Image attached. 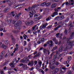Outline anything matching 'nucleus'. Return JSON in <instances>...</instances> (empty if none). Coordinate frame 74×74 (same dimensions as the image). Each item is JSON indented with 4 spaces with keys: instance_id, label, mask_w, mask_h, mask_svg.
Masks as SVG:
<instances>
[{
    "instance_id": "obj_1",
    "label": "nucleus",
    "mask_w": 74,
    "mask_h": 74,
    "mask_svg": "<svg viewBox=\"0 0 74 74\" xmlns=\"http://www.w3.org/2000/svg\"><path fill=\"white\" fill-rule=\"evenodd\" d=\"M59 64V62H56L54 60H50V62L49 64V67L51 70H54L52 72L53 74H56L59 71V68H55L56 66H58Z\"/></svg>"
},
{
    "instance_id": "obj_2",
    "label": "nucleus",
    "mask_w": 74,
    "mask_h": 74,
    "mask_svg": "<svg viewBox=\"0 0 74 74\" xmlns=\"http://www.w3.org/2000/svg\"><path fill=\"white\" fill-rule=\"evenodd\" d=\"M70 39H68V38H66L64 40L65 43H66V46L65 49H70L71 48L72 46L74 45L73 44V41H69Z\"/></svg>"
},
{
    "instance_id": "obj_3",
    "label": "nucleus",
    "mask_w": 74,
    "mask_h": 74,
    "mask_svg": "<svg viewBox=\"0 0 74 74\" xmlns=\"http://www.w3.org/2000/svg\"><path fill=\"white\" fill-rule=\"evenodd\" d=\"M13 24H14V26L15 27H17L18 26V24L19 25H21L22 22L21 20L18 21L16 20L15 19L13 20L12 21Z\"/></svg>"
},
{
    "instance_id": "obj_4",
    "label": "nucleus",
    "mask_w": 74,
    "mask_h": 74,
    "mask_svg": "<svg viewBox=\"0 0 74 74\" xmlns=\"http://www.w3.org/2000/svg\"><path fill=\"white\" fill-rule=\"evenodd\" d=\"M33 24V22L32 20H29L25 22V24L27 26H32Z\"/></svg>"
},
{
    "instance_id": "obj_5",
    "label": "nucleus",
    "mask_w": 74,
    "mask_h": 74,
    "mask_svg": "<svg viewBox=\"0 0 74 74\" xmlns=\"http://www.w3.org/2000/svg\"><path fill=\"white\" fill-rule=\"evenodd\" d=\"M23 7V5H14L13 6V7L14 8L16 9H18V8H21Z\"/></svg>"
},
{
    "instance_id": "obj_6",
    "label": "nucleus",
    "mask_w": 74,
    "mask_h": 74,
    "mask_svg": "<svg viewBox=\"0 0 74 74\" xmlns=\"http://www.w3.org/2000/svg\"><path fill=\"white\" fill-rule=\"evenodd\" d=\"M48 25V23H46L44 24L41 25L40 27V29L41 30H43L44 28H45Z\"/></svg>"
},
{
    "instance_id": "obj_7",
    "label": "nucleus",
    "mask_w": 74,
    "mask_h": 74,
    "mask_svg": "<svg viewBox=\"0 0 74 74\" xmlns=\"http://www.w3.org/2000/svg\"><path fill=\"white\" fill-rule=\"evenodd\" d=\"M50 46H52L53 45V42L52 40L50 41L49 42H48L47 43V44H44V47H47V45L50 44Z\"/></svg>"
},
{
    "instance_id": "obj_8",
    "label": "nucleus",
    "mask_w": 74,
    "mask_h": 74,
    "mask_svg": "<svg viewBox=\"0 0 74 74\" xmlns=\"http://www.w3.org/2000/svg\"><path fill=\"white\" fill-rule=\"evenodd\" d=\"M21 62L23 63H27L29 62V59L26 58L25 60H22L21 61Z\"/></svg>"
},
{
    "instance_id": "obj_9",
    "label": "nucleus",
    "mask_w": 74,
    "mask_h": 74,
    "mask_svg": "<svg viewBox=\"0 0 74 74\" xmlns=\"http://www.w3.org/2000/svg\"><path fill=\"white\" fill-rule=\"evenodd\" d=\"M43 53H44V54H46V55H47V53H48V55H49L50 52L49 51V50L44 49L43 50Z\"/></svg>"
},
{
    "instance_id": "obj_10",
    "label": "nucleus",
    "mask_w": 74,
    "mask_h": 74,
    "mask_svg": "<svg viewBox=\"0 0 74 74\" xmlns=\"http://www.w3.org/2000/svg\"><path fill=\"white\" fill-rule=\"evenodd\" d=\"M19 60H20V58H18L17 60H16V59L15 58V60H13L12 63H13V64H16V63H18Z\"/></svg>"
},
{
    "instance_id": "obj_11",
    "label": "nucleus",
    "mask_w": 74,
    "mask_h": 74,
    "mask_svg": "<svg viewBox=\"0 0 74 74\" xmlns=\"http://www.w3.org/2000/svg\"><path fill=\"white\" fill-rule=\"evenodd\" d=\"M8 11H10V8H6L3 11V12L4 13H6V12H8Z\"/></svg>"
},
{
    "instance_id": "obj_12",
    "label": "nucleus",
    "mask_w": 74,
    "mask_h": 74,
    "mask_svg": "<svg viewBox=\"0 0 74 74\" xmlns=\"http://www.w3.org/2000/svg\"><path fill=\"white\" fill-rule=\"evenodd\" d=\"M70 27L69 28V29H70V30H72V29H73V25H72V23H70L69 24V25H68V27Z\"/></svg>"
},
{
    "instance_id": "obj_13",
    "label": "nucleus",
    "mask_w": 74,
    "mask_h": 74,
    "mask_svg": "<svg viewBox=\"0 0 74 74\" xmlns=\"http://www.w3.org/2000/svg\"><path fill=\"white\" fill-rule=\"evenodd\" d=\"M74 36V32H72L71 34H70V37L69 38H68V39H69V41L70 40V39H71V38H73Z\"/></svg>"
},
{
    "instance_id": "obj_14",
    "label": "nucleus",
    "mask_w": 74,
    "mask_h": 74,
    "mask_svg": "<svg viewBox=\"0 0 74 74\" xmlns=\"http://www.w3.org/2000/svg\"><path fill=\"white\" fill-rule=\"evenodd\" d=\"M69 5H74V3H73V0H71L69 2Z\"/></svg>"
},
{
    "instance_id": "obj_15",
    "label": "nucleus",
    "mask_w": 74,
    "mask_h": 74,
    "mask_svg": "<svg viewBox=\"0 0 74 74\" xmlns=\"http://www.w3.org/2000/svg\"><path fill=\"white\" fill-rule=\"evenodd\" d=\"M38 63V67H40L41 66V65L42 64V62H41V61L39 60Z\"/></svg>"
},
{
    "instance_id": "obj_16",
    "label": "nucleus",
    "mask_w": 74,
    "mask_h": 74,
    "mask_svg": "<svg viewBox=\"0 0 74 74\" xmlns=\"http://www.w3.org/2000/svg\"><path fill=\"white\" fill-rule=\"evenodd\" d=\"M1 47L2 48H3V49H6L7 48V46H5L4 45V44H2L1 46Z\"/></svg>"
},
{
    "instance_id": "obj_17",
    "label": "nucleus",
    "mask_w": 74,
    "mask_h": 74,
    "mask_svg": "<svg viewBox=\"0 0 74 74\" xmlns=\"http://www.w3.org/2000/svg\"><path fill=\"white\" fill-rule=\"evenodd\" d=\"M51 5V2H48L47 3H46V7H49L50 5Z\"/></svg>"
},
{
    "instance_id": "obj_18",
    "label": "nucleus",
    "mask_w": 74,
    "mask_h": 74,
    "mask_svg": "<svg viewBox=\"0 0 74 74\" xmlns=\"http://www.w3.org/2000/svg\"><path fill=\"white\" fill-rule=\"evenodd\" d=\"M39 41H40V42L42 43L43 42H44V41H45V39L43 38H39Z\"/></svg>"
},
{
    "instance_id": "obj_19",
    "label": "nucleus",
    "mask_w": 74,
    "mask_h": 74,
    "mask_svg": "<svg viewBox=\"0 0 74 74\" xmlns=\"http://www.w3.org/2000/svg\"><path fill=\"white\" fill-rule=\"evenodd\" d=\"M57 5L56 3H54L52 4L51 5V8H55Z\"/></svg>"
},
{
    "instance_id": "obj_20",
    "label": "nucleus",
    "mask_w": 74,
    "mask_h": 74,
    "mask_svg": "<svg viewBox=\"0 0 74 74\" xmlns=\"http://www.w3.org/2000/svg\"><path fill=\"white\" fill-rule=\"evenodd\" d=\"M39 6V5H34L31 7V9H32L33 8H36V7H38Z\"/></svg>"
},
{
    "instance_id": "obj_21",
    "label": "nucleus",
    "mask_w": 74,
    "mask_h": 74,
    "mask_svg": "<svg viewBox=\"0 0 74 74\" xmlns=\"http://www.w3.org/2000/svg\"><path fill=\"white\" fill-rule=\"evenodd\" d=\"M63 51V47L62 46L59 49L58 51L59 52H61Z\"/></svg>"
},
{
    "instance_id": "obj_22",
    "label": "nucleus",
    "mask_w": 74,
    "mask_h": 74,
    "mask_svg": "<svg viewBox=\"0 0 74 74\" xmlns=\"http://www.w3.org/2000/svg\"><path fill=\"white\" fill-rule=\"evenodd\" d=\"M46 2H44V3H41L40 4V5H41V6H42V7L45 6H45H46Z\"/></svg>"
},
{
    "instance_id": "obj_23",
    "label": "nucleus",
    "mask_w": 74,
    "mask_h": 74,
    "mask_svg": "<svg viewBox=\"0 0 74 74\" xmlns=\"http://www.w3.org/2000/svg\"><path fill=\"white\" fill-rule=\"evenodd\" d=\"M55 19V20H58V21H60V16H58L56 17Z\"/></svg>"
},
{
    "instance_id": "obj_24",
    "label": "nucleus",
    "mask_w": 74,
    "mask_h": 74,
    "mask_svg": "<svg viewBox=\"0 0 74 74\" xmlns=\"http://www.w3.org/2000/svg\"><path fill=\"white\" fill-rule=\"evenodd\" d=\"M29 15L30 18H32V17L33 16V14H32V12H29Z\"/></svg>"
},
{
    "instance_id": "obj_25",
    "label": "nucleus",
    "mask_w": 74,
    "mask_h": 74,
    "mask_svg": "<svg viewBox=\"0 0 74 74\" xmlns=\"http://www.w3.org/2000/svg\"><path fill=\"white\" fill-rule=\"evenodd\" d=\"M9 65L11 67H14V64L13 63H11Z\"/></svg>"
},
{
    "instance_id": "obj_26",
    "label": "nucleus",
    "mask_w": 74,
    "mask_h": 74,
    "mask_svg": "<svg viewBox=\"0 0 74 74\" xmlns=\"http://www.w3.org/2000/svg\"><path fill=\"white\" fill-rule=\"evenodd\" d=\"M37 17L39 18V19H40L42 17V15H41L40 14H38L37 15Z\"/></svg>"
},
{
    "instance_id": "obj_27",
    "label": "nucleus",
    "mask_w": 74,
    "mask_h": 74,
    "mask_svg": "<svg viewBox=\"0 0 74 74\" xmlns=\"http://www.w3.org/2000/svg\"><path fill=\"white\" fill-rule=\"evenodd\" d=\"M5 44L7 45L9 43V41H8V40H6L5 41Z\"/></svg>"
},
{
    "instance_id": "obj_28",
    "label": "nucleus",
    "mask_w": 74,
    "mask_h": 74,
    "mask_svg": "<svg viewBox=\"0 0 74 74\" xmlns=\"http://www.w3.org/2000/svg\"><path fill=\"white\" fill-rule=\"evenodd\" d=\"M15 19H16V20H18V19H19V16L16 15L15 16Z\"/></svg>"
},
{
    "instance_id": "obj_29",
    "label": "nucleus",
    "mask_w": 74,
    "mask_h": 74,
    "mask_svg": "<svg viewBox=\"0 0 74 74\" xmlns=\"http://www.w3.org/2000/svg\"><path fill=\"white\" fill-rule=\"evenodd\" d=\"M60 21H61V20H62V19H63L64 18V17L63 16H60Z\"/></svg>"
},
{
    "instance_id": "obj_30",
    "label": "nucleus",
    "mask_w": 74,
    "mask_h": 74,
    "mask_svg": "<svg viewBox=\"0 0 74 74\" xmlns=\"http://www.w3.org/2000/svg\"><path fill=\"white\" fill-rule=\"evenodd\" d=\"M52 24L51 25H49L48 27H47L46 28L47 29H51L52 28Z\"/></svg>"
},
{
    "instance_id": "obj_31",
    "label": "nucleus",
    "mask_w": 74,
    "mask_h": 74,
    "mask_svg": "<svg viewBox=\"0 0 74 74\" xmlns=\"http://www.w3.org/2000/svg\"><path fill=\"white\" fill-rule=\"evenodd\" d=\"M9 6H11L12 4H13L12 3H11V1H8V3Z\"/></svg>"
},
{
    "instance_id": "obj_32",
    "label": "nucleus",
    "mask_w": 74,
    "mask_h": 74,
    "mask_svg": "<svg viewBox=\"0 0 74 74\" xmlns=\"http://www.w3.org/2000/svg\"><path fill=\"white\" fill-rule=\"evenodd\" d=\"M39 18H38V17H35L34 18V21H38L39 20Z\"/></svg>"
},
{
    "instance_id": "obj_33",
    "label": "nucleus",
    "mask_w": 74,
    "mask_h": 74,
    "mask_svg": "<svg viewBox=\"0 0 74 74\" xmlns=\"http://www.w3.org/2000/svg\"><path fill=\"white\" fill-rule=\"evenodd\" d=\"M60 7H58L57 8V9H55L54 10V11H55L58 12L59 10H60Z\"/></svg>"
},
{
    "instance_id": "obj_34",
    "label": "nucleus",
    "mask_w": 74,
    "mask_h": 74,
    "mask_svg": "<svg viewBox=\"0 0 74 74\" xmlns=\"http://www.w3.org/2000/svg\"><path fill=\"white\" fill-rule=\"evenodd\" d=\"M18 47H15L14 48V51H13V53H15V51H18Z\"/></svg>"
},
{
    "instance_id": "obj_35",
    "label": "nucleus",
    "mask_w": 74,
    "mask_h": 74,
    "mask_svg": "<svg viewBox=\"0 0 74 74\" xmlns=\"http://www.w3.org/2000/svg\"><path fill=\"white\" fill-rule=\"evenodd\" d=\"M33 64V61H31L29 62V64H28V66H30V65H32Z\"/></svg>"
},
{
    "instance_id": "obj_36",
    "label": "nucleus",
    "mask_w": 74,
    "mask_h": 74,
    "mask_svg": "<svg viewBox=\"0 0 74 74\" xmlns=\"http://www.w3.org/2000/svg\"><path fill=\"white\" fill-rule=\"evenodd\" d=\"M12 42L14 43L15 42V40L14 38H12Z\"/></svg>"
},
{
    "instance_id": "obj_37",
    "label": "nucleus",
    "mask_w": 74,
    "mask_h": 74,
    "mask_svg": "<svg viewBox=\"0 0 74 74\" xmlns=\"http://www.w3.org/2000/svg\"><path fill=\"white\" fill-rule=\"evenodd\" d=\"M58 47L57 46H56L55 47H54L52 49V51H55V50H56V49H57Z\"/></svg>"
},
{
    "instance_id": "obj_38",
    "label": "nucleus",
    "mask_w": 74,
    "mask_h": 74,
    "mask_svg": "<svg viewBox=\"0 0 74 74\" xmlns=\"http://www.w3.org/2000/svg\"><path fill=\"white\" fill-rule=\"evenodd\" d=\"M58 12L57 11H56L53 13V15H58Z\"/></svg>"
},
{
    "instance_id": "obj_39",
    "label": "nucleus",
    "mask_w": 74,
    "mask_h": 74,
    "mask_svg": "<svg viewBox=\"0 0 74 74\" xmlns=\"http://www.w3.org/2000/svg\"><path fill=\"white\" fill-rule=\"evenodd\" d=\"M67 33H68V30L67 29H65L64 32L65 34L66 35H67Z\"/></svg>"
},
{
    "instance_id": "obj_40",
    "label": "nucleus",
    "mask_w": 74,
    "mask_h": 74,
    "mask_svg": "<svg viewBox=\"0 0 74 74\" xmlns=\"http://www.w3.org/2000/svg\"><path fill=\"white\" fill-rule=\"evenodd\" d=\"M11 15H12L13 17L15 16V14H14V11L12 12H11Z\"/></svg>"
},
{
    "instance_id": "obj_41",
    "label": "nucleus",
    "mask_w": 74,
    "mask_h": 74,
    "mask_svg": "<svg viewBox=\"0 0 74 74\" xmlns=\"http://www.w3.org/2000/svg\"><path fill=\"white\" fill-rule=\"evenodd\" d=\"M68 53V51L67 50H66L64 52L63 54L64 55H65L66 54H67Z\"/></svg>"
},
{
    "instance_id": "obj_42",
    "label": "nucleus",
    "mask_w": 74,
    "mask_h": 74,
    "mask_svg": "<svg viewBox=\"0 0 74 74\" xmlns=\"http://www.w3.org/2000/svg\"><path fill=\"white\" fill-rule=\"evenodd\" d=\"M31 11V7L29 6L27 8V12Z\"/></svg>"
},
{
    "instance_id": "obj_43",
    "label": "nucleus",
    "mask_w": 74,
    "mask_h": 74,
    "mask_svg": "<svg viewBox=\"0 0 74 74\" xmlns=\"http://www.w3.org/2000/svg\"><path fill=\"white\" fill-rule=\"evenodd\" d=\"M5 54V51H3L1 52V56H3Z\"/></svg>"
},
{
    "instance_id": "obj_44",
    "label": "nucleus",
    "mask_w": 74,
    "mask_h": 74,
    "mask_svg": "<svg viewBox=\"0 0 74 74\" xmlns=\"http://www.w3.org/2000/svg\"><path fill=\"white\" fill-rule=\"evenodd\" d=\"M62 26H64V27H66V26H67V24H65V23H63L62 24Z\"/></svg>"
},
{
    "instance_id": "obj_45",
    "label": "nucleus",
    "mask_w": 74,
    "mask_h": 74,
    "mask_svg": "<svg viewBox=\"0 0 74 74\" xmlns=\"http://www.w3.org/2000/svg\"><path fill=\"white\" fill-rule=\"evenodd\" d=\"M37 31H35L34 32H33V34H34L35 36H37Z\"/></svg>"
},
{
    "instance_id": "obj_46",
    "label": "nucleus",
    "mask_w": 74,
    "mask_h": 74,
    "mask_svg": "<svg viewBox=\"0 0 74 74\" xmlns=\"http://www.w3.org/2000/svg\"><path fill=\"white\" fill-rule=\"evenodd\" d=\"M12 22V19H10L8 21V23H11Z\"/></svg>"
},
{
    "instance_id": "obj_47",
    "label": "nucleus",
    "mask_w": 74,
    "mask_h": 74,
    "mask_svg": "<svg viewBox=\"0 0 74 74\" xmlns=\"http://www.w3.org/2000/svg\"><path fill=\"white\" fill-rule=\"evenodd\" d=\"M60 57H61V54H59V55H58L57 58L60 59Z\"/></svg>"
},
{
    "instance_id": "obj_48",
    "label": "nucleus",
    "mask_w": 74,
    "mask_h": 74,
    "mask_svg": "<svg viewBox=\"0 0 74 74\" xmlns=\"http://www.w3.org/2000/svg\"><path fill=\"white\" fill-rule=\"evenodd\" d=\"M69 61H65L64 62V64H68V63H69Z\"/></svg>"
},
{
    "instance_id": "obj_49",
    "label": "nucleus",
    "mask_w": 74,
    "mask_h": 74,
    "mask_svg": "<svg viewBox=\"0 0 74 74\" xmlns=\"http://www.w3.org/2000/svg\"><path fill=\"white\" fill-rule=\"evenodd\" d=\"M13 33H15V34H16L18 33V31L16 30H14L13 31Z\"/></svg>"
},
{
    "instance_id": "obj_50",
    "label": "nucleus",
    "mask_w": 74,
    "mask_h": 74,
    "mask_svg": "<svg viewBox=\"0 0 74 74\" xmlns=\"http://www.w3.org/2000/svg\"><path fill=\"white\" fill-rule=\"evenodd\" d=\"M3 18V14H0V18Z\"/></svg>"
},
{
    "instance_id": "obj_51",
    "label": "nucleus",
    "mask_w": 74,
    "mask_h": 74,
    "mask_svg": "<svg viewBox=\"0 0 74 74\" xmlns=\"http://www.w3.org/2000/svg\"><path fill=\"white\" fill-rule=\"evenodd\" d=\"M36 26H37V25H35L32 27V30H34V29Z\"/></svg>"
},
{
    "instance_id": "obj_52",
    "label": "nucleus",
    "mask_w": 74,
    "mask_h": 74,
    "mask_svg": "<svg viewBox=\"0 0 74 74\" xmlns=\"http://www.w3.org/2000/svg\"><path fill=\"white\" fill-rule=\"evenodd\" d=\"M40 56V54L38 53L35 56V57L36 58V57H38Z\"/></svg>"
},
{
    "instance_id": "obj_53",
    "label": "nucleus",
    "mask_w": 74,
    "mask_h": 74,
    "mask_svg": "<svg viewBox=\"0 0 74 74\" xmlns=\"http://www.w3.org/2000/svg\"><path fill=\"white\" fill-rule=\"evenodd\" d=\"M68 60L69 62V61H70V60H71V57H68Z\"/></svg>"
},
{
    "instance_id": "obj_54",
    "label": "nucleus",
    "mask_w": 74,
    "mask_h": 74,
    "mask_svg": "<svg viewBox=\"0 0 74 74\" xmlns=\"http://www.w3.org/2000/svg\"><path fill=\"white\" fill-rule=\"evenodd\" d=\"M30 46H28V48L27 49V51L28 52H29V51H30Z\"/></svg>"
},
{
    "instance_id": "obj_55",
    "label": "nucleus",
    "mask_w": 74,
    "mask_h": 74,
    "mask_svg": "<svg viewBox=\"0 0 74 74\" xmlns=\"http://www.w3.org/2000/svg\"><path fill=\"white\" fill-rule=\"evenodd\" d=\"M57 58V56L56 55H55L53 57V59H56Z\"/></svg>"
},
{
    "instance_id": "obj_56",
    "label": "nucleus",
    "mask_w": 74,
    "mask_h": 74,
    "mask_svg": "<svg viewBox=\"0 0 74 74\" xmlns=\"http://www.w3.org/2000/svg\"><path fill=\"white\" fill-rule=\"evenodd\" d=\"M32 13L33 14H36V11L34 10H33L32 11Z\"/></svg>"
},
{
    "instance_id": "obj_57",
    "label": "nucleus",
    "mask_w": 74,
    "mask_h": 74,
    "mask_svg": "<svg viewBox=\"0 0 74 74\" xmlns=\"http://www.w3.org/2000/svg\"><path fill=\"white\" fill-rule=\"evenodd\" d=\"M68 73L69 74H73L72 72L71 71H68Z\"/></svg>"
},
{
    "instance_id": "obj_58",
    "label": "nucleus",
    "mask_w": 74,
    "mask_h": 74,
    "mask_svg": "<svg viewBox=\"0 0 74 74\" xmlns=\"http://www.w3.org/2000/svg\"><path fill=\"white\" fill-rule=\"evenodd\" d=\"M41 42L40 41V40H39V39L38 40V41L37 42V43L38 44H40Z\"/></svg>"
},
{
    "instance_id": "obj_59",
    "label": "nucleus",
    "mask_w": 74,
    "mask_h": 74,
    "mask_svg": "<svg viewBox=\"0 0 74 74\" xmlns=\"http://www.w3.org/2000/svg\"><path fill=\"white\" fill-rule=\"evenodd\" d=\"M55 43V44H58V40H56L54 42Z\"/></svg>"
},
{
    "instance_id": "obj_60",
    "label": "nucleus",
    "mask_w": 74,
    "mask_h": 74,
    "mask_svg": "<svg viewBox=\"0 0 74 74\" xmlns=\"http://www.w3.org/2000/svg\"><path fill=\"white\" fill-rule=\"evenodd\" d=\"M56 38H53V41H56Z\"/></svg>"
},
{
    "instance_id": "obj_61",
    "label": "nucleus",
    "mask_w": 74,
    "mask_h": 74,
    "mask_svg": "<svg viewBox=\"0 0 74 74\" xmlns=\"http://www.w3.org/2000/svg\"><path fill=\"white\" fill-rule=\"evenodd\" d=\"M49 20H50V19H49V17H48L46 19V21H49Z\"/></svg>"
},
{
    "instance_id": "obj_62",
    "label": "nucleus",
    "mask_w": 74,
    "mask_h": 74,
    "mask_svg": "<svg viewBox=\"0 0 74 74\" xmlns=\"http://www.w3.org/2000/svg\"><path fill=\"white\" fill-rule=\"evenodd\" d=\"M24 46H25V45H26V41H24Z\"/></svg>"
},
{
    "instance_id": "obj_63",
    "label": "nucleus",
    "mask_w": 74,
    "mask_h": 74,
    "mask_svg": "<svg viewBox=\"0 0 74 74\" xmlns=\"http://www.w3.org/2000/svg\"><path fill=\"white\" fill-rule=\"evenodd\" d=\"M24 67L25 68V69H27V65H24Z\"/></svg>"
},
{
    "instance_id": "obj_64",
    "label": "nucleus",
    "mask_w": 74,
    "mask_h": 74,
    "mask_svg": "<svg viewBox=\"0 0 74 74\" xmlns=\"http://www.w3.org/2000/svg\"><path fill=\"white\" fill-rule=\"evenodd\" d=\"M1 74H4V72L3 71V70H2L1 71Z\"/></svg>"
}]
</instances>
